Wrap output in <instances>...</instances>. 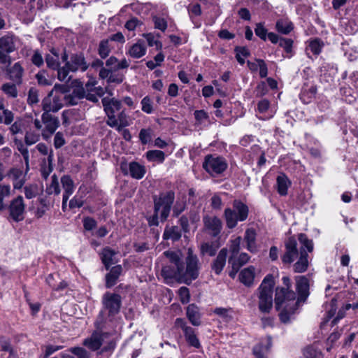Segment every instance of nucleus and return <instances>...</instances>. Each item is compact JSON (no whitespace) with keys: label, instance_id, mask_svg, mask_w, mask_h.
I'll use <instances>...</instances> for the list:
<instances>
[{"label":"nucleus","instance_id":"obj_63","mask_svg":"<svg viewBox=\"0 0 358 358\" xmlns=\"http://www.w3.org/2000/svg\"><path fill=\"white\" fill-rule=\"evenodd\" d=\"M31 61L32 64L37 67H41L44 64V59L38 50L34 51L33 55L31 56Z\"/></svg>","mask_w":358,"mask_h":358},{"label":"nucleus","instance_id":"obj_51","mask_svg":"<svg viewBox=\"0 0 358 358\" xmlns=\"http://www.w3.org/2000/svg\"><path fill=\"white\" fill-rule=\"evenodd\" d=\"M152 131L150 129H142L139 133V138L144 145L150 143L152 140Z\"/></svg>","mask_w":358,"mask_h":358},{"label":"nucleus","instance_id":"obj_56","mask_svg":"<svg viewBox=\"0 0 358 358\" xmlns=\"http://www.w3.org/2000/svg\"><path fill=\"white\" fill-rule=\"evenodd\" d=\"M83 227L86 231H92L97 226V222L91 217H85L83 220Z\"/></svg>","mask_w":358,"mask_h":358},{"label":"nucleus","instance_id":"obj_47","mask_svg":"<svg viewBox=\"0 0 358 358\" xmlns=\"http://www.w3.org/2000/svg\"><path fill=\"white\" fill-rule=\"evenodd\" d=\"M267 342H268L267 347H265V348L263 347V345L261 343H259L254 347L253 353L257 358H265L264 351H267L269 349L271 344L270 338H268Z\"/></svg>","mask_w":358,"mask_h":358},{"label":"nucleus","instance_id":"obj_5","mask_svg":"<svg viewBox=\"0 0 358 358\" xmlns=\"http://www.w3.org/2000/svg\"><path fill=\"white\" fill-rule=\"evenodd\" d=\"M61 59L63 62L67 63L71 72H77L78 71L85 72L90 66V64L86 61L84 53L82 52L71 54L69 60V55L66 48H64Z\"/></svg>","mask_w":358,"mask_h":358},{"label":"nucleus","instance_id":"obj_59","mask_svg":"<svg viewBox=\"0 0 358 358\" xmlns=\"http://www.w3.org/2000/svg\"><path fill=\"white\" fill-rule=\"evenodd\" d=\"M66 144V141L64 136V134L61 131H58L55 134L54 138V146L56 149L62 148Z\"/></svg>","mask_w":358,"mask_h":358},{"label":"nucleus","instance_id":"obj_34","mask_svg":"<svg viewBox=\"0 0 358 358\" xmlns=\"http://www.w3.org/2000/svg\"><path fill=\"white\" fill-rule=\"evenodd\" d=\"M61 182L64 189L63 196L69 197L74 192V184L73 180L68 175H64L61 178Z\"/></svg>","mask_w":358,"mask_h":358},{"label":"nucleus","instance_id":"obj_11","mask_svg":"<svg viewBox=\"0 0 358 358\" xmlns=\"http://www.w3.org/2000/svg\"><path fill=\"white\" fill-rule=\"evenodd\" d=\"M174 199V192L169 191L158 199V211H160V218L162 222L166 220L169 217Z\"/></svg>","mask_w":358,"mask_h":358},{"label":"nucleus","instance_id":"obj_53","mask_svg":"<svg viewBox=\"0 0 358 358\" xmlns=\"http://www.w3.org/2000/svg\"><path fill=\"white\" fill-rule=\"evenodd\" d=\"M102 103L106 110V106L111 107V109L114 110L115 112L120 110L122 103L120 101L116 99L106 100V98L102 99Z\"/></svg>","mask_w":358,"mask_h":358},{"label":"nucleus","instance_id":"obj_23","mask_svg":"<svg viewBox=\"0 0 358 358\" xmlns=\"http://www.w3.org/2000/svg\"><path fill=\"white\" fill-rule=\"evenodd\" d=\"M250 256L245 252L238 255H230L229 264L233 268V270L238 271L241 266L248 262Z\"/></svg>","mask_w":358,"mask_h":358},{"label":"nucleus","instance_id":"obj_33","mask_svg":"<svg viewBox=\"0 0 358 358\" xmlns=\"http://www.w3.org/2000/svg\"><path fill=\"white\" fill-rule=\"evenodd\" d=\"M181 235V231L178 227H167L164 230L163 238L165 240L170 239L173 241H176L180 238Z\"/></svg>","mask_w":358,"mask_h":358},{"label":"nucleus","instance_id":"obj_37","mask_svg":"<svg viewBox=\"0 0 358 358\" xmlns=\"http://www.w3.org/2000/svg\"><path fill=\"white\" fill-rule=\"evenodd\" d=\"M324 46V43L320 38H315L309 41L308 46L306 48L307 54L310 51L314 55H318Z\"/></svg>","mask_w":358,"mask_h":358},{"label":"nucleus","instance_id":"obj_58","mask_svg":"<svg viewBox=\"0 0 358 358\" xmlns=\"http://www.w3.org/2000/svg\"><path fill=\"white\" fill-rule=\"evenodd\" d=\"M180 300L182 303H187L189 301L190 295L189 289L186 287H182L178 290Z\"/></svg>","mask_w":358,"mask_h":358},{"label":"nucleus","instance_id":"obj_49","mask_svg":"<svg viewBox=\"0 0 358 358\" xmlns=\"http://www.w3.org/2000/svg\"><path fill=\"white\" fill-rule=\"evenodd\" d=\"M47 72L46 71L42 70L38 72V73L36 75V78L38 81V83L39 85H43V86H49L52 85V80L51 79H49L47 78Z\"/></svg>","mask_w":358,"mask_h":358},{"label":"nucleus","instance_id":"obj_2","mask_svg":"<svg viewBox=\"0 0 358 358\" xmlns=\"http://www.w3.org/2000/svg\"><path fill=\"white\" fill-rule=\"evenodd\" d=\"M273 286V276L267 275L258 288L259 309L263 313H269L272 308Z\"/></svg>","mask_w":358,"mask_h":358},{"label":"nucleus","instance_id":"obj_18","mask_svg":"<svg viewBox=\"0 0 358 358\" xmlns=\"http://www.w3.org/2000/svg\"><path fill=\"white\" fill-rule=\"evenodd\" d=\"M61 55L62 53H60L58 48H51L50 49V53L46 54L45 56V61L47 67L53 71L55 69H57L61 65L59 62V57Z\"/></svg>","mask_w":358,"mask_h":358},{"label":"nucleus","instance_id":"obj_32","mask_svg":"<svg viewBox=\"0 0 358 358\" xmlns=\"http://www.w3.org/2000/svg\"><path fill=\"white\" fill-rule=\"evenodd\" d=\"M275 29L278 32L287 35L293 30L294 25L287 19H280L276 22Z\"/></svg>","mask_w":358,"mask_h":358},{"label":"nucleus","instance_id":"obj_52","mask_svg":"<svg viewBox=\"0 0 358 358\" xmlns=\"http://www.w3.org/2000/svg\"><path fill=\"white\" fill-rule=\"evenodd\" d=\"M106 113L108 117L107 124L111 127H117L118 122L115 116V110L111 109V107L106 106Z\"/></svg>","mask_w":358,"mask_h":358},{"label":"nucleus","instance_id":"obj_46","mask_svg":"<svg viewBox=\"0 0 358 358\" xmlns=\"http://www.w3.org/2000/svg\"><path fill=\"white\" fill-rule=\"evenodd\" d=\"M303 355L306 358H322L321 352L313 346L305 348Z\"/></svg>","mask_w":358,"mask_h":358},{"label":"nucleus","instance_id":"obj_54","mask_svg":"<svg viewBox=\"0 0 358 358\" xmlns=\"http://www.w3.org/2000/svg\"><path fill=\"white\" fill-rule=\"evenodd\" d=\"M143 25L142 21L137 17H133L125 23V28L129 31H134Z\"/></svg>","mask_w":358,"mask_h":358},{"label":"nucleus","instance_id":"obj_42","mask_svg":"<svg viewBox=\"0 0 358 358\" xmlns=\"http://www.w3.org/2000/svg\"><path fill=\"white\" fill-rule=\"evenodd\" d=\"M16 85H17V84L15 83H6L1 86V90L8 96L16 98L17 96V90Z\"/></svg>","mask_w":358,"mask_h":358},{"label":"nucleus","instance_id":"obj_27","mask_svg":"<svg viewBox=\"0 0 358 358\" xmlns=\"http://www.w3.org/2000/svg\"><path fill=\"white\" fill-rule=\"evenodd\" d=\"M0 51L11 53L15 50L13 36L5 35L0 38Z\"/></svg>","mask_w":358,"mask_h":358},{"label":"nucleus","instance_id":"obj_48","mask_svg":"<svg viewBox=\"0 0 358 358\" xmlns=\"http://www.w3.org/2000/svg\"><path fill=\"white\" fill-rule=\"evenodd\" d=\"M57 72V78L60 81H64L67 79L69 72H71L70 67L67 63L65 62L63 66H59L57 69H55Z\"/></svg>","mask_w":358,"mask_h":358},{"label":"nucleus","instance_id":"obj_35","mask_svg":"<svg viewBox=\"0 0 358 358\" xmlns=\"http://www.w3.org/2000/svg\"><path fill=\"white\" fill-rule=\"evenodd\" d=\"M55 278H59L58 273L49 274L46 278V282L55 291H61L67 287V283L64 280L58 281L57 283H52V280H55Z\"/></svg>","mask_w":358,"mask_h":358},{"label":"nucleus","instance_id":"obj_19","mask_svg":"<svg viewBox=\"0 0 358 358\" xmlns=\"http://www.w3.org/2000/svg\"><path fill=\"white\" fill-rule=\"evenodd\" d=\"M105 64L106 69L118 71L121 69H127L129 66L130 61L126 58L119 61L116 57L110 56L106 59Z\"/></svg>","mask_w":358,"mask_h":358},{"label":"nucleus","instance_id":"obj_22","mask_svg":"<svg viewBox=\"0 0 358 358\" xmlns=\"http://www.w3.org/2000/svg\"><path fill=\"white\" fill-rule=\"evenodd\" d=\"M122 272V267L121 265L113 266L110 268V272L106 275V287L107 288L113 287L116 284Z\"/></svg>","mask_w":358,"mask_h":358},{"label":"nucleus","instance_id":"obj_30","mask_svg":"<svg viewBox=\"0 0 358 358\" xmlns=\"http://www.w3.org/2000/svg\"><path fill=\"white\" fill-rule=\"evenodd\" d=\"M296 306L297 305L294 306L292 301H287V300H286V302L284 303L278 309H282L280 313V320L284 323L287 322L289 320V314L294 313V310L296 309Z\"/></svg>","mask_w":358,"mask_h":358},{"label":"nucleus","instance_id":"obj_50","mask_svg":"<svg viewBox=\"0 0 358 358\" xmlns=\"http://www.w3.org/2000/svg\"><path fill=\"white\" fill-rule=\"evenodd\" d=\"M69 351L78 358H90V353L85 348L81 347L71 348L69 349Z\"/></svg>","mask_w":358,"mask_h":358},{"label":"nucleus","instance_id":"obj_9","mask_svg":"<svg viewBox=\"0 0 358 358\" xmlns=\"http://www.w3.org/2000/svg\"><path fill=\"white\" fill-rule=\"evenodd\" d=\"M103 307L108 311L109 316H114L120 312L122 298L120 294L106 292L102 299Z\"/></svg>","mask_w":358,"mask_h":358},{"label":"nucleus","instance_id":"obj_24","mask_svg":"<svg viewBox=\"0 0 358 358\" xmlns=\"http://www.w3.org/2000/svg\"><path fill=\"white\" fill-rule=\"evenodd\" d=\"M146 53V47L143 40H138L133 44L129 49L127 54L135 59H138L144 56Z\"/></svg>","mask_w":358,"mask_h":358},{"label":"nucleus","instance_id":"obj_28","mask_svg":"<svg viewBox=\"0 0 358 358\" xmlns=\"http://www.w3.org/2000/svg\"><path fill=\"white\" fill-rule=\"evenodd\" d=\"M255 278V268L249 266L242 270L239 274L240 281L245 285L249 287L253 283Z\"/></svg>","mask_w":358,"mask_h":358},{"label":"nucleus","instance_id":"obj_44","mask_svg":"<svg viewBox=\"0 0 358 358\" xmlns=\"http://www.w3.org/2000/svg\"><path fill=\"white\" fill-rule=\"evenodd\" d=\"M236 58L238 62L243 65L245 63L243 57H247L250 55V52L245 47H236L235 48Z\"/></svg>","mask_w":358,"mask_h":358},{"label":"nucleus","instance_id":"obj_15","mask_svg":"<svg viewBox=\"0 0 358 358\" xmlns=\"http://www.w3.org/2000/svg\"><path fill=\"white\" fill-rule=\"evenodd\" d=\"M107 336V333L94 331L90 337L87 338L83 341V344L92 351H96L101 348L104 338Z\"/></svg>","mask_w":358,"mask_h":358},{"label":"nucleus","instance_id":"obj_61","mask_svg":"<svg viewBox=\"0 0 358 358\" xmlns=\"http://www.w3.org/2000/svg\"><path fill=\"white\" fill-rule=\"evenodd\" d=\"M24 194L27 199L34 198L38 194V187L36 185L26 186L24 187Z\"/></svg>","mask_w":358,"mask_h":358},{"label":"nucleus","instance_id":"obj_60","mask_svg":"<svg viewBox=\"0 0 358 358\" xmlns=\"http://www.w3.org/2000/svg\"><path fill=\"white\" fill-rule=\"evenodd\" d=\"M27 102L29 104H34L38 102V90L34 87H31L28 92Z\"/></svg>","mask_w":358,"mask_h":358},{"label":"nucleus","instance_id":"obj_6","mask_svg":"<svg viewBox=\"0 0 358 358\" xmlns=\"http://www.w3.org/2000/svg\"><path fill=\"white\" fill-rule=\"evenodd\" d=\"M282 281L285 287L278 288L275 292V303L276 309H279L286 302V300L292 301L294 306H296L298 303V301H296L295 292L290 289V279L285 276L282 278Z\"/></svg>","mask_w":358,"mask_h":358},{"label":"nucleus","instance_id":"obj_40","mask_svg":"<svg viewBox=\"0 0 358 358\" xmlns=\"http://www.w3.org/2000/svg\"><path fill=\"white\" fill-rule=\"evenodd\" d=\"M218 246L214 243L205 242L201 245L200 250L203 255H207L213 257L216 254Z\"/></svg>","mask_w":358,"mask_h":358},{"label":"nucleus","instance_id":"obj_25","mask_svg":"<svg viewBox=\"0 0 358 358\" xmlns=\"http://www.w3.org/2000/svg\"><path fill=\"white\" fill-rule=\"evenodd\" d=\"M256 236L257 234L253 229H248L245 232L244 241L246 243V248L252 253H255L258 250L256 243Z\"/></svg>","mask_w":358,"mask_h":358},{"label":"nucleus","instance_id":"obj_10","mask_svg":"<svg viewBox=\"0 0 358 358\" xmlns=\"http://www.w3.org/2000/svg\"><path fill=\"white\" fill-rule=\"evenodd\" d=\"M285 252L282 257L285 264H291L300 256V246L294 237L289 238L285 243Z\"/></svg>","mask_w":358,"mask_h":358},{"label":"nucleus","instance_id":"obj_62","mask_svg":"<svg viewBox=\"0 0 358 358\" xmlns=\"http://www.w3.org/2000/svg\"><path fill=\"white\" fill-rule=\"evenodd\" d=\"M255 34L261 39L266 41L268 35L267 29L263 26L262 24H257L255 29Z\"/></svg>","mask_w":358,"mask_h":358},{"label":"nucleus","instance_id":"obj_55","mask_svg":"<svg viewBox=\"0 0 358 358\" xmlns=\"http://www.w3.org/2000/svg\"><path fill=\"white\" fill-rule=\"evenodd\" d=\"M242 238L241 236H238L234 240H231V245L229 246V250L231 252V255H238V252L241 249Z\"/></svg>","mask_w":358,"mask_h":358},{"label":"nucleus","instance_id":"obj_36","mask_svg":"<svg viewBox=\"0 0 358 358\" xmlns=\"http://www.w3.org/2000/svg\"><path fill=\"white\" fill-rule=\"evenodd\" d=\"M129 172L132 178L141 179L144 176L145 170L143 166L134 162L129 164Z\"/></svg>","mask_w":358,"mask_h":358},{"label":"nucleus","instance_id":"obj_31","mask_svg":"<svg viewBox=\"0 0 358 358\" xmlns=\"http://www.w3.org/2000/svg\"><path fill=\"white\" fill-rule=\"evenodd\" d=\"M187 317L194 326L201 324L199 308L194 304H189L187 308Z\"/></svg>","mask_w":358,"mask_h":358},{"label":"nucleus","instance_id":"obj_4","mask_svg":"<svg viewBox=\"0 0 358 358\" xmlns=\"http://www.w3.org/2000/svg\"><path fill=\"white\" fill-rule=\"evenodd\" d=\"M298 239L300 243V256L297 262L294 264V271L296 273L305 272L308 266V252H311L313 250V244L304 234H299Z\"/></svg>","mask_w":358,"mask_h":358},{"label":"nucleus","instance_id":"obj_43","mask_svg":"<svg viewBox=\"0 0 358 358\" xmlns=\"http://www.w3.org/2000/svg\"><path fill=\"white\" fill-rule=\"evenodd\" d=\"M293 43L294 41L291 38H281L280 40L279 45L284 49L289 58L293 55Z\"/></svg>","mask_w":358,"mask_h":358},{"label":"nucleus","instance_id":"obj_17","mask_svg":"<svg viewBox=\"0 0 358 358\" xmlns=\"http://www.w3.org/2000/svg\"><path fill=\"white\" fill-rule=\"evenodd\" d=\"M99 76L101 79H107V83L120 84L124 80V75L118 71H111V69H106L103 68L99 70Z\"/></svg>","mask_w":358,"mask_h":358},{"label":"nucleus","instance_id":"obj_21","mask_svg":"<svg viewBox=\"0 0 358 358\" xmlns=\"http://www.w3.org/2000/svg\"><path fill=\"white\" fill-rule=\"evenodd\" d=\"M227 249L222 248L218 253L216 259L213 261L212 264V270L219 275L222 271L227 261Z\"/></svg>","mask_w":358,"mask_h":358},{"label":"nucleus","instance_id":"obj_57","mask_svg":"<svg viewBox=\"0 0 358 358\" xmlns=\"http://www.w3.org/2000/svg\"><path fill=\"white\" fill-rule=\"evenodd\" d=\"M142 110L146 113H151L153 110L152 101L148 96H145L141 101Z\"/></svg>","mask_w":358,"mask_h":358},{"label":"nucleus","instance_id":"obj_38","mask_svg":"<svg viewBox=\"0 0 358 358\" xmlns=\"http://www.w3.org/2000/svg\"><path fill=\"white\" fill-rule=\"evenodd\" d=\"M97 51L101 59L107 58L111 52V48L109 44V39L101 40L99 43Z\"/></svg>","mask_w":358,"mask_h":358},{"label":"nucleus","instance_id":"obj_7","mask_svg":"<svg viewBox=\"0 0 358 358\" xmlns=\"http://www.w3.org/2000/svg\"><path fill=\"white\" fill-rule=\"evenodd\" d=\"M226 159L222 157L207 155L203 163V169L212 176H217L227 168Z\"/></svg>","mask_w":358,"mask_h":358},{"label":"nucleus","instance_id":"obj_16","mask_svg":"<svg viewBox=\"0 0 358 358\" xmlns=\"http://www.w3.org/2000/svg\"><path fill=\"white\" fill-rule=\"evenodd\" d=\"M203 224L206 230L214 237L218 236L222 230V224L217 217L206 215L203 217Z\"/></svg>","mask_w":358,"mask_h":358},{"label":"nucleus","instance_id":"obj_29","mask_svg":"<svg viewBox=\"0 0 358 358\" xmlns=\"http://www.w3.org/2000/svg\"><path fill=\"white\" fill-rule=\"evenodd\" d=\"M277 191L281 196L287 194V189L291 185L290 180L285 174H280L276 179Z\"/></svg>","mask_w":358,"mask_h":358},{"label":"nucleus","instance_id":"obj_3","mask_svg":"<svg viewBox=\"0 0 358 358\" xmlns=\"http://www.w3.org/2000/svg\"><path fill=\"white\" fill-rule=\"evenodd\" d=\"M248 206L240 201L235 200L233 203V209L228 208L224 210V217L227 227L229 229L234 228L238 222L245 221L248 218Z\"/></svg>","mask_w":358,"mask_h":358},{"label":"nucleus","instance_id":"obj_8","mask_svg":"<svg viewBox=\"0 0 358 358\" xmlns=\"http://www.w3.org/2000/svg\"><path fill=\"white\" fill-rule=\"evenodd\" d=\"M41 120L45 125L42 136L44 140L48 141L55 133L60 125V122L57 116L45 111H43L41 115Z\"/></svg>","mask_w":358,"mask_h":358},{"label":"nucleus","instance_id":"obj_64","mask_svg":"<svg viewBox=\"0 0 358 358\" xmlns=\"http://www.w3.org/2000/svg\"><path fill=\"white\" fill-rule=\"evenodd\" d=\"M77 99H83L85 96V89L83 85L76 86L73 88L71 92Z\"/></svg>","mask_w":358,"mask_h":358},{"label":"nucleus","instance_id":"obj_14","mask_svg":"<svg viewBox=\"0 0 358 358\" xmlns=\"http://www.w3.org/2000/svg\"><path fill=\"white\" fill-rule=\"evenodd\" d=\"M3 71H6L9 80L20 85L22 83L24 69L20 62L15 63L11 66H1Z\"/></svg>","mask_w":358,"mask_h":358},{"label":"nucleus","instance_id":"obj_1","mask_svg":"<svg viewBox=\"0 0 358 358\" xmlns=\"http://www.w3.org/2000/svg\"><path fill=\"white\" fill-rule=\"evenodd\" d=\"M169 261L171 265L163 266L161 275L167 283L176 280L187 285L196 279L199 273V259L193 254L191 248L187 250L186 266L181 261L179 251H166L163 254Z\"/></svg>","mask_w":358,"mask_h":358},{"label":"nucleus","instance_id":"obj_20","mask_svg":"<svg viewBox=\"0 0 358 358\" xmlns=\"http://www.w3.org/2000/svg\"><path fill=\"white\" fill-rule=\"evenodd\" d=\"M296 290L299 294L298 300H305L308 294L309 282L305 276L296 277Z\"/></svg>","mask_w":358,"mask_h":358},{"label":"nucleus","instance_id":"obj_45","mask_svg":"<svg viewBox=\"0 0 358 358\" xmlns=\"http://www.w3.org/2000/svg\"><path fill=\"white\" fill-rule=\"evenodd\" d=\"M0 347L1 350L9 352L8 358L14 357L15 352L8 339L5 337H0Z\"/></svg>","mask_w":358,"mask_h":358},{"label":"nucleus","instance_id":"obj_12","mask_svg":"<svg viewBox=\"0 0 358 358\" xmlns=\"http://www.w3.org/2000/svg\"><path fill=\"white\" fill-rule=\"evenodd\" d=\"M9 215L12 220L18 222L24 220L25 205L24 203L23 197L18 196L11 201L9 206Z\"/></svg>","mask_w":358,"mask_h":358},{"label":"nucleus","instance_id":"obj_41","mask_svg":"<svg viewBox=\"0 0 358 358\" xmlns=\"http://www.w3.org/2000/svg\"><path fill=\"white\" fill-rule=\"evenodd\" d=\"M61 190L59 187V184L58 181V178L56 174H54L51 177V182L49 186L46 187L45 192L48 195H51L55 194L56 195L59 194Z\"/></svg>","mask_w":358,"mask_h":358},{"label":"nucleus","instance_id":"obj_13","mask_svg":"<svg viewBox=\"0 0 358 358\" xmlns=\"http://www.w3.org/2000/svg\"><path fill=\"white\" fill-rule=\"evenodd\" d=\"M53 94V90H52L47 96L42 101V108L43 111L48 113H56L63 107L62 99L58 96H55L52 99L51 96Z\"/></svg>","mask_w":358,"mask_h":358},{"label":"nucleus","instance_id":"obj_39","mask_svg":"<svg viewBox=\"0 0 358 358\" xmlns=\"http://www.w3.org/2000/svg\"><path fill=\"white\" fill-rule=\"evenodd\" d=\"M184 334L185 338L189 345L197 348H199L200 343L193 328H185Z\"/></svg>","mask_w":358,"mask_h":358},{"label":"nucleus","instance_id":"obj_26","mask_svg":"<svg viewBox=\"0 0 358 358\" xmlns=\"http://www.w3.org/2000/svg\"><path fill=\"white\" fill-rule=\"evenodd\" d=\"M116 254L117 252L109 247H106L102 250L100 253V257L106 270H108L111 265L115 263L113 262V257Z\"/></svg>","mask_w":358,"mask_h":358}]
</instances>
